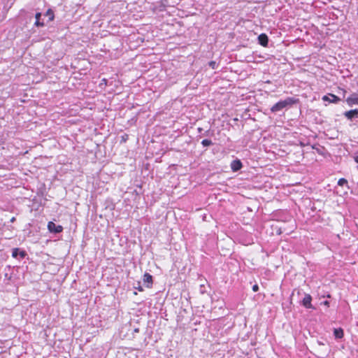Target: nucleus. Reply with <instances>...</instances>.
Masks as SVG:
<instances>
[{"instance_id":"obj_3","label":"nucleus","mask_w":358,"mask_h":358,"mask_svg":"<svg viewBox=\"0 0 358 358\" xmlns=\"http://www.w3.org/2000/svg\"><path fill=\"white\" fill-rule=\"evenodd\" d=\"M322 99L324 101H328L329 103H337L340 101V98L334 94H329L322 96Z\"/></svg>"},{"instance_id":"obj_22","label":"nucleus","mask_w":358,"mask_h":358,"mask_svg":"<svg viewBox=\"0 0 358 358\" xmlns=\"http://www.w3.org/2000/svg\"><path fill=\"white\" fill-rule=\"evenodd\" d=\"M137 289L139 291V292H143V289L142 288V287L139 286L138 287H137Z\"/></svg>"},{"instance_id":"obj_15","label":"nucleus","mask_w":358,"mask_h":358,"mask_svg":"<svg viewBox=\"0 0 358 358\" xmlns=\"http://www.w3.org/2000/svg\"><path fill=\"white\" fill-rule=\"evenodd\" d=\"M19 255V249L18 248H14L12 252V256L15 258L17 257Z\"/></svg>"},{"instance_id":"obj_19","label":"nucleus","mask_w":358,"mask_h":358,"mask_svg":"<svg viewBox=\"0 0 358 358\" xmlns=\"http://www.w3.org/2000/svg\"><path fill=\"white\" fill-rule=\"evenodd\" d=\"M215 65V62H210V66H212L213 69H214Z\"/></svg>"},{"instance_id":"obj_20","label":"nucleus","mask_w":358,"mask_h":358,"mask_svg":"<svg viewBox=\"0 0 358 358\" xmlns=\"http://www.w3.org/2000/svg\"><path fill=\"white\" fill-rule=\"evenodd\" d=\"M323 304L327 307L329 306V302L328 301H325L323 302Z\"/></svg>"},{"instance_id":"obj_6","label":"nucleus","mask_w":358,"mask_h":358,"mask_svg":"<svg viewBox=\"0 0 358 358\" xmlns=\"http://www.w3.org/2000/svg\"><path fill=\"white\" fill-rule=\"evenodd\" d=\"M346 102L349 106L358 105V94H352L349 97H348Z\"/></svg>"},{"instance_id":"obj_11","label":"nucleus","mask_w":358,"mask_h":358,"mask_svg":"<svg viewBox=\"0 0 358 358\" xmlns=\"http://www.w3.org/2000/svg\"><path fill=\"white\" fill-rule=\"evenodd\" d=\"M334 334L337 338H342L344 336V332L341 328L334 329Z\"/></svg>"},{"instance_id":"obj_10","label":"nucleus","mask_w":358,"mask_h":358,"mask_svg":"<svg viewBox=\"0 0 358 358\" xmlns=\"http://www.w3.org/2000/svg\"><path fill=\"white\" fill-rule=\"evenodd\" d=\"M41 17V13H36L35 15L36 22L34 23L36 27H44L45 24L43 22L40 21V18Z\"/></svg>"},{"instance_id":"obj_23","label":"nucleus","mask_w":358,"mask_h":358,"mask_svg":"<svg viewBox=\"0 0 358 358\" xmlns=\"http://www.w3.org/2000/svg\"><path fill=\"white\" fill-rule=\"evenodd\" d=\"M355 161L358 163V154L355 157Z\"/></svg>"},{"instance_id":"obj_1","label":"nucleus","mask_w":358,"mask_h":358,"mask_svg":"<svg viewBox=\"0 0 358 358\" xmlns=\"http://www.w3.org/2000/svg\"><path fill=\"white\" fill-rule=\"evenodd\" d=\"M299 100L294 97H287L285 100H281L275 103L271 108V111L273 113L278 112L287 106H292L299 103Z\"/></svg>"},{"instance_id":"obj_16","label":"nucleus","mask_w":358,"mask_h":358,"mask_svg":"<svg viewBox=\"0 0 358 358\" xmlns=\"http://www.w3.org/2000/svg\"><path fill=\"white\" fill-rule=\"evenodd\" d=\"M121 142H126L129 138V136L128 134H125L121 136Z\"/></svg>"},{"instance_id":"obj_8","label":"nucleus","mask_w":358,"mask_h":358,"mask_svg":"<svg viewBox=\"0 0 358 358\" xmlns=\"http://www.w3.org/2000/svg\"><path fill=\"white\" fill-rule=\"evenodd\" d=\"M259 43L263 47H267L268 43V38L266 34H261L258 36Z\"/></svg>"},{"instance_id":"obj_2","label":"nucleus","mask_w":358,"mask_h":358,"mask_svg":"<svg viewBox=\"0 0 358 358\" xmlns=\"http://www.w3.org/2000/svg\"><path fill=\"white\" fill-rule=\"evenodd\" d=\"M301 303L306 308H315L312 305V296L309 294H305Z\"/></svg>"},{"instance_id":"obj_5","label":"nucleus","mask_w":358,"mask_h":358,"mask_svg":"<svg viewBox=\"0 0 358 358\" xmlns=\"http://www.w3.org/2000/svg\"><path fill=\"white\" fill-rule=\"evenodd\" d=\"M144 284H147L148 288H151L153 284L152 276L149 273H145L143 278Z\"/></svg>"},{"instance_id":"obj_7","label":"nucleus","mask_w":358,"mask_h":358,"mask_svg":"<svg viewBox=\"0 0 358 358\" xmlns=\"http://www.w3.org/2000/svg\"><path fill=\"white\" fill-rule=\"evenodd\" d=\"M242 167V162L239 159L234 160L231 163V169L234 172L239 171Z\"/></svg>"},{"instance_id":"obj_13","label":"nucleus","mask_w":358,"mask_h":358,"mask_svg":"<svg viewBox=\"0 0 358 358\" xmlns=\"http://www.w3.org/2000/svg\"><path fill=\"white\" fill-rule=\"evenodd\" d=\"M338 185L339 186H343L344 185H348V180L343 178H340L338 181Z\"/></svg>"},{"instance_id":"obj_4","label":"nucleus","mask_w":358,"mask_h":358,"mask_svg":"<svg viewBox=\"0 0 358 358\" xmlns=\"http://www.w3.org/2000/svg\"><path fill=\"white\" fill-rule=\"evenodd\" d=\"M48 229L50 232L60 233L63 231V227L62 225H56L53 222H49L48 223Z\"/></svg>"},{"instance_id":"obj_21","label":"nucleus","mask_w":358,"mask_h":358,"mask_svg":"<svg viewBox=\"0 0 358 358\" xmlns=\"http://www.w3.org/2000/svg\"><path fill=\"white\" fill-rule=\"evenodd\" d=\"M102 83L106 85L107 84V80L106 78H103L101 80Z\"/></svg>"},{"instance_id":"obj_18","label":"nucleus","mask_w":358,"mask_h":358,"mask_svg":"<svg viewBox=\"0 0 358 358\" xmlns=\"http://www.w3.org/2000/svg\"><path fill=\"white\" fill-rule=\"evenodd\" d=\"M19 255L22 258H24L26 256V252L25 251H21L19 252Z\"/></svg>"},{"instance_id":"obj_17","label":"nucleus","mask_w":358,"mask_h":358,"mask_svg":"<svg viewBox=\"0 0 358 358\" xmlns=\"http://www.w3.org/2000/svg\"><path fill=\"white\" fill-rule=\"evenodd\" d=\"M259 290V286L258 285L255 284L252 286V291L256 292Z\"/></svg>"},{"instance_id":"obj_12","label":"nucleus","mask_w":358,"mask_h":358,"mask_svg":"<svg viewBox=\"0 0 358 358\" xmlns=\"http://www.w3.org/2000/svg\"><path fill=\"white\" fill-rule=\"evenodd\" d=\"M45 15L48 17L49 21H53L55 19V14L51 8L48 9L45 13Z\"/></svg>"},{"instance_id":"obj_9","label":"nucleus","mask_w":358,"mask_h":358,"mask_svg":"<svg viewBox=\"0 0 358 358\" xmlns=\"http://www.w3.org/2000/svg\"><path fill=\"white\" fill-rule=\"evenodd\" d=\"M345 116L349 120H352V118L357 117H358V109H354V110H350L346 111L345 113Z\"/></svg>"},{"instance_id":"obj_24","label":"nucleus","mask_w":358,"mask_h":358,"mask_svg":"<svg viewBox=\"0 0 358 358\" xmlns=\"http://www.w3.org/2000/svg\"><path fill=\"white\" fill-rule=\"evenodd\" d=\"M357 298H358V295H357Z\"/></svg>"},{"instance_id":"obj_14","label":"nucleus","mask_w":358,"mask_h":358,"mask_svg":"<svg viewBox=\"0 0 358 358\" xmlns=\"http://www.w3.org/2000/svg\"><path fill=\"white\" fill-rule=\"evenodd\" d=\"M201 144L203 146H209V145H212V141L210 140H209V139H203L201 141Z\"/></svg>"}]
</instances>
